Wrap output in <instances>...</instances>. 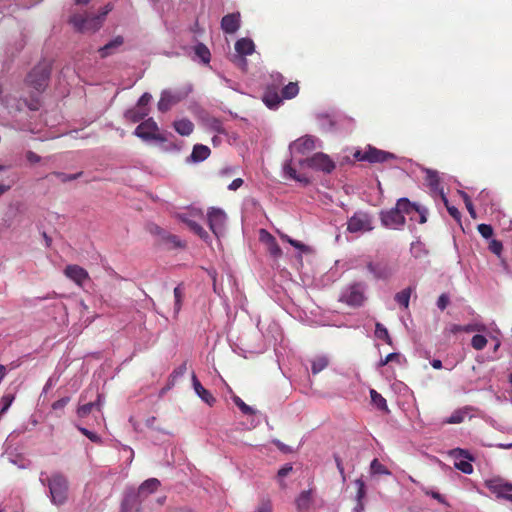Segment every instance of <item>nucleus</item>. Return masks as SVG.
<instances>
[{"mask_svg":"<svg viewBox=\"0 0 512 512\" xmlns=\"http://www.w3.org/2000/svg\"><path fill=\"white\" fill-rule=\"evenodd\" d=\"M455 467L465 474H471L473 472V466L469 461L460 460L455 463Z\"/></svg>","mask_w":512,"mask_h":512,"instance_id":"603ef678","label":"nucleus"},{"mask_svg":"<svg viewBox=\"0 0 512 512\" xmlns=\"http://www.w3.org/2000/svg\"><path fill=\"white\" fill-rule=\"evenodd\" d=\"M370 471L373 475H390L391 472L386 466L379 462L377 458L373 459L370 464Z\"/></svg>","mask_w":512,"mask_h":512,"instance_id":"ea45409f","label":"nucleus"},{"mask_svg":"<svg viewBox=\"0 0 512 512\" xmlns=\"http://www.w3.org/2000/svg\"><path fill=\"white\" fill-rule=\"evenodd\" d=\"M299 93V86L297 82H290L285 85L281 90V96L284 99H292Z\"/></svg>","mask_w":512,"mask_h":512,"instance_id":"473e14b6","label":"nucleus"},{"mask_svg":"<svg viewBox=\"0 0 512 512\" xmlns=\"http://www.w3.org/2000/svg\"><path fill=\"white\" fill-rule=\"evenodd\" d=\"M423 491L426 495H430L432 498L437 500L439 503L446 504L445 498L440 493H438L436 491L428 490L426 488H424Z\"/></svg>","mask_w":512,"mask_h":512,"instance_id":"680f3d73","label":"nucleus"},{"mask_svg":"<svg viewBox=\"0 0 512 512\" xmlns=\"http://www.w3.org/2000/svg\"><path fill=\"white\" fill-rule=\"evenodd\" d=\"M186 372V364H182L180 365L179 367H177L173 372L172 374L170 375V378H169V385L167 387V389H170L171 388V385L174 384L175 380L181 376L184 375V373Z\"/></svg>","mask_w":512,"mask_h":512,"instance_id":"49530a36","label":"nucleus"},{"mask_svg":"<svg viewBox=\"0 0 512 512\" xmlns=\"http://www.w3.org/2000/svg\"><path fill=\"white\" fill-rule=\"evenodd\" d=\"M186 372V364H182L180 365L179 367H177L173 372L172 374L170 375V378H169V385L167 387V389H170L171 388V385L174 384L175 380L181 376L184 375V373Z\"/></svg>","mask_w":512,"mask_h":512,"instance_id":"a18cd8bd","label":"nucleus"},{"mask_svg":"<svg viewBox=\"0 0 512 512\" xmlns=\"http://www.w3.org/2000/svg\"><path fill=\"white\" fill-rule=\"evenodd\" d=\"M211 150L208 146L202 144H196L193 147L190 158L193 162H201L206 160L210 156Z\"/></svg>","mask_w":512,"mask_h":512,"instance_id":"cd10ccee","label":"nucleus"},{"mask_svg":"<svg viewBox=\"0 0 512 512\" xmlns=\"http://www.w3.org/2000/svg\"><path fill=\"white\" fill-rule=\"evenodd\" d=\"M450 454L456 459L461 457L464 459H468L470 461L473 460V457L470 456L469 452L461 448H456L452 450Z\"/></svg>","mask_w":512,"mask_h":512,"instance_id":"4d7b16f0","label":"nucleus"},{"mask_svg":"<svg viewBox=\"0 0 512 512\" xmlns=\"http://www.w3.org/2000/svg\"><path fill=\"white\" fill-rule=\"evenodd\" d=\"M355 484L357 486V500L360 502L366 495V490H365V483L362 479H357L355 481Z\"/></svg>","mask_w":512,"mask_h":512,"instance_id":"6e6d98bb","label":"nucleus"},{"mask_svg":"<svg viewBox=\"0 0 512 512\" xmlns=\"http://www.w3.org/2000/svg\"><path fill=\"white\" fill-rule=\"evenodd\" d=\"M315 148V139L312 136H303L295 140L290 149L300 154H306Z\"/></svg>","mask_w":512,"mask_h":512,"instance_id":"a211bd4d","label":"nucleus"},{"mask_svg":"<svg viewBox=\"0 0 512 512\" xmlns=\"http://www.w3.org/2000/svg\"><path fill=\"white\" fill-rule=\"evenodd\" d=\"M149 114V108H141L138 105H135L133 108L128 109L124 117L126 121L131 123H137L144 121L145 117H147Z\"/></svg>","mask_w":512,"mask_h":512,"instance_id":"4be33fe9","label":"nucleus"},{"mask_svg":"<svg viewBox=\"0 0 512 512\" xmlns=\"http://www.w3.org/2000/svg\"><path fill=\"white\" fill-rule=\"evenodd\" d=\"M254 43L251 39L241 38L235 43V50L240 56L251 55L254 52Z\"/></svg>","mask_w":512,"mask_h":512,"instance_id":"bb28decb","label":"nucleus"},{"mask_svg":"<svg viewBox=\"0 0 512 512\" xmlns=\"http://www.w3.org/2000/svg\"><path fill=\"white\" fill-rule=\"evenodd\" d=\"M371 402L379 409L385 412H389L386 399L378 393L376 390H370Z\"/></svg>","mask_w":512,"mask_h":512,"instance_id":"2f4dec72","label":"nucleus"},{"mask_svg":"<svg viewBox=\"0 0 512 512\" xmlns=\"http://www.w3.org/2000/svg\"><path fill=\"white\" fill-rule=\"evenodd\" d=\"M189 90H164L162 91V111L169 109L173 105L184 100L188 96Z\"/></svg>","mask_w":512,"mask_h":512,"instance_id":"2eb2a0df","label":"nucleus"},{"mask_svg":"<svg viewBox=\"0 0 512 512\" xmlns=\"http://www.w3.org/2000/svg\"><path fill=\"white\" fill-rule=\"evenodd\" d=\"M373 228L372 217L363 211L355 212L347 221V231L350 233H365Z\"/></svg>","mask_w":512,"mask_h":512,"instance_id":"0eeeda50","label":"nucleus"},{"mask_svg":"<svg viewBox=\"0 0 512 512\" xmlns=\"http://www.w3.org/2000/svg\"><path fill=\"white\" fill-rule=\"evenodd\" d=\"M70 402V397L66 396V397H63L57 401H55L53 404H52V409L57 411V410H63L65 408V406Z\"/></svg>","mask_w":512,"mask_h":512,"instance_id":"bf43d9fd","label":"nucleus"},{"mask_svg":"<svg viewBox=\"0 0 512 512\" xmlns=\"http://www.w3.org/2000/svg\"><path fill=\"white\" fill-rule=\"evenodd\" d=\"M263 102L270 109L277 108L282 102V96L275 88L268 87L263 95Z\"/></svg>","mask_w":512,"mask_h":512,"instance_id":"393cba45","label":"nucleus"},{"mask_svg":"<svg viewBox=\"0 0 512 512\" xmlns=\"http://www.w3.org/2000/svg\"><path fill=\"white\" fill-rule=\"evenodd\" d=\"M185 296V287L183 284H179L173 290V318H176L179 314L183 299Z\"/></svg>","mask_w":512,"mask_h":512,"instance_id":"a878e982","label":"nucleus"},{"mask_svg":"<svg viewBox=\"0 0 512 512\" xmlns=\"http://www.w3.org/2000/svg\"><path fill=\"white\" fill-rule=\"evenodd\" d=\"M487 345V339L485 336L483 335H480V334H476L472 337V340H471V346L475 349V350H483L485 348V346Z\"/></svg>","mask_w":512,"mask_h":512,"instance_id":"79ce46f5","label":"nucleus"},{"mask_svg":"<svg viewBox=\"0 0 512 512\" xmlns=\"http://www.w3.org/2000/svg\"><path fill=\"white\" fill-rule=\"evenodd\" d=\"M426 182L431 190L437 191L440 187V178L437 171L427 170L426 171Z\"/></svg>","mask_w":512,"mask_h":512,"instance_id":"f704fd0d","label":"nucleus"},{"mask_svg":"<svg viewBox=\"0 0 512 512\" xmlns=\"http://www.w3.org/2000/svg\"><path fill=\"white\" fill-rule=\"evenodd\" d=\"M162 244L168 246V248H184L185 243L179 239L176 235H162Z\"/></svg>","mask_w":512,"mask_h":512,"instance_id":"4c0bfd02","label":"nucleus"},{"mask_svg":"<svg viewBox=\"0 0 512 512\" xmlns=\"http://www.w3.org/2000/svg\"><path fill=\"white\" fill-rule=\"evenodd\" d=\"M366 299L365 285L361 282H354L346 286L339 297L340 302L353 308L363 306Z\"/></svg>","mask_w":512,"mask_h":512,"instance_id":"f03ea898","label":"nucleus"},{"mask_svg":"<svg viewBox=\"0 0 512 512\" xmlns=\"http://www.w3.org/2000/svg\"><path fill=\"white\" fill-rule=\"evenodd\" d=\"M124 44V37L121 35L116 36L110 40L107 44L98 49V54L101 59H105L112 56L120 51V48Z\"/></svg>","mask_w":512,"mask_h":512,"instance_id":"f3484780","label":"nucleus"},{"mask_svg":"<svg viewBox=\"0 0 512 512\" xmlns=\"http://www.w3.org/2000/svg\"><path fill=\"white\" fill-rule=\"evenodd\" d=\"M396 207L402 215L407 214L413 219L412 213L416 212L418 205L410 202L408 198H400L396 203Z\"/></svg>","mask_w":512,"mask_h":512,"instance_id":"7c9ffc66","label":"nucleus"},{"mask_svg":"<svg viewBox=\"0 0 512 512\" xmlns=\"http://www.w3.org/2000/svg\"><path fill=\"white\" fill-rule=\"evenodd\" d=\"M449 304V297L446 294H441L437 301V306L440 310H444Z\"/></svg>","mask_w":512,"mask_h":512,"instance_id":"69168bd1","label":"nucleus"},{"mask_svg":"<svg viewBox=\"0 0 512 512\" xmlns=\"http://www.w3.org/2000/svg\"><path fill=\"white\" fill-rule=\"evenodd\" d=\"M178 219L185 223L189 229L199 236L202 240L207 241L209 239V234L202 227L199 221L204 219V213L201 209L191 208L187 212L180 213L177 215Z\"/></svg>","mask_w":512,"mask_h":512,"instance_id":"7ed1b4c3","label":"nucleus"},{"mask_svg":"<svg viewBox=\"0 0 512 512\" xmlns=\"http://www.w3.org/2000/svg\"><path fill=\"white\" fill-rule=\"evenodd\" d=\"M90 392L93 393V390L87 389L80 395V403H82V404H80L76 410V414L79 418L87 417L94 409L100 411L103 406L102 395L100 393H98L97 391H96V399L94 401L86 402V400L88 398V394Z\"/></svg>","mask_w":512,"mask_h":512,"instance_id":"1a4fd4ad","label":"nucleus"},{"mask_svg":"<svg viewBox=\"0 0 512 512\" xmlns=\"http://www.w3.org/2000/svg\"><path fill=\"white\" fill-rule=\"evenodd\" d=\"M14 399H15V395L11 394V393L4 394L1 397L0 404H1L2 407H1V410H0V415L5 413L9 409V407L13 403Z\"/></svg>","mask_w":512,"mask_h":512,"instance_id":"37998d69","label":"nucleus"},{"mask_svg":"<svg viewBox=\"0 0 512 512\" xmlns=\"http://www.w3.org/2000/svg\"><path fill=\"white\" fill-rule=\"evenodd\" d=\"M78 429L83 435H85L87 438H89L92 442L98 443L100 441V437L96 433L91 432L88 429L83 428V427H78Z\"/></svg>","mask_w":512,"mask_h":512,"instance_id":"052dcab7","label":"nucleus"},{"mask_svg":"<svg viewBox=\"0 0 512 512\" xmlns=\"http://www.w3.org/2000/svg\"><path fill=\"white\" fill-rule=\"evenodd\" d=\"M375 336L378 339L385 341L390 346L393 344L388 330L386 329V327L383 324H381L379 322H377L375 325Z\"/></svg>","mask_w":512,"mask_h":512,"instance_id":"58836bf2","label":"nucleus"},{"mask_svg":"<svg viewBox=\"0 0 512 512\" xmlns=\"http://www.w3.org/2000/svg\"><path fill=\"white\" fill-rule=\"evenodd\" d=\"M53 175L56 176L57 178H59L61 182L65 183V182L76 180L77 178H79L82 175V172L75 173V174H65L62 172H54Z\"/></svg>","mask_w":512,"mask_h":512,"instance_id":"3c124183","label":"nucleus"},{"mask_svg":"<svg viewBox=\"0 0 512 512\" xmlns=\"http://www.w3.org/2000/svg\"><path fill=\"white\" fill-rule=\"evenodd\" d=\"M240 27V13H230L221 20V28L227 34H234Z\"/></svg>","mask_w":512,"mask_h":512,"instance_id":"6ab92c4d","label":"nucleus"},{"mask_svg":"<svg viewBox=\"0 0 512 512\" xmlns=\"http://www.w3.org/2000/svg\"><path fill=\"white\" fill-rule=\"evenodd\" d=\"M64 274L79 287H82L86 281L90 280L88 272L76 264L67 265L64 269Z\"/></svg>","mask_w":512,"mask_h":512,"instance_id":"ddd939ff","label":"nucleus"},{"mask_svg":"<svg viewBox=\"0 0 512 512\" xmlns=\"http://www.w3.org/2000/svg\"><path fill=\"white\" fill-rule=\"evenodd\" d=\"M329 364L328 358L325 356H318L311 361V370L313 374H318L323 371Z\"/></svg>","mask_w":512,"mask_h":512,"instance_id":"72a5a7b5","label":"nucleus"},{"mask_svg":"<svg viewBox=\"0 0 512 512\" xmlns=\"http://www.w3.org/2000/svg\"><path fill=\"white\" fill-rule=\"evenodd\" d=\"M69 22L78 32H95L102 27L103 17L88 14H74L70 17Z\"/></svg>","mask_w":512,"mask_h":512,"instance_id":"20e7f679","label":"nucleus"},{"mask_svg":"<svg viewBox=\"0 0 512 512\" xmlns=\"http://www.w3.org/2000/svg\"><path fill=\"white\" fill-rule=\"evenodd\" d=\"M477 229L483 238L488 239V238L492 237V235H493V228L489 224H484V223L479 224Z\"/></svg>","mask_w":512,"mask_h":512,"instance_id":"864d4df0","label":"nucleus"},{"mask_svg":"<svg viewBox=\"0 0 512 512\" xmlns=\"http://www.w3.org/2000/svg\"><path fill=\"white\" fill-rule=\"evenodd\" d=\"M261 234L265 235L266 237L267 250L270 253V255L275 258L281 256L282 250L278 245L276 239L265 230H261Z\"/></svg>","mask_w":512,"mask_h":512,"instance_id":"c756f323","label":"nucleus"},{"mask_svg":"<svg viewBox=\"0 0 512 512\" xmlns=\"http://www.w3.org/2000/svg\"><path fill=\"white\" fill-rule=\"evenodd\" d=\"M488 249L495 254L498 258L501 257L502 251H503V244L501 241L497 239H492L489 242Z\"/></svg>","mask_w":512,"mask_h":512,"instance_id":"de8ad7c7","label":"nucleus"},{"mask_svg":"<svg viewBox=\"0 0 512 512\" xmlns=\"http://www.w3.org/2000/svg\"><path fill=\"white\" fill-rule=\"evenodd\" d=\"M298 512H308L313 504V492L311 489L302 491L295 500Z\"/></svg>","mask_w":512,"mask_h":512,"instance_id":"412c9836","label":"nucleus"},{"mask_svg":"<svg viewBox=\"0 0 512 512\" xmlns=\"http://www.w3.org/2000/svg\"><path fill=\"white\" fill-rule=\"evenodd\" d=\"M381 222L387 228H398L405 224V217L402 215L398 208L390 209L389 211L381 213Z\"/></svg>","mask_w":512,"mask_h":512,"instance_id":"4468645a","label":"nucleus"},{"mask_svg":"<svg viewBox=\"0 0 512 512\" xmlns=\"http://www.w3.org/2000/svg\"><path fill=\"white\" fill-rule=\"evenodd\" d=\"M272 503L270 500L262 501L253 512H272Z\"/></svg>","mask_w":512,"mask_h":512,"instance_id":"13d9d810","label":"nucleus"},{"mask_svg":"<svg viewBox=\"0 0 512 512\" xmlns=\"http://www.w3.org/2000/svg\"><path fill=\"white\" fill-rule=\"evenodd\" d=\"M196 56L205 64L210 62V51L203 43H198L194 48Z\"/></svg>","mask_w":512,"mask_h":512,"instance_id":"e433bc0d","label":"nucleus"},{"mask_svg":"<svg viewBox=\"0 0 512 512\" xmlns=\"http://www.w3.org/2000/svg\"><path fill=\"white\" fill-rule=\"evenodd\" d=\"M49 488L51 502L56 506H61L68 499L69 483L67 478L61 473H53L46 479Z\"/></svg>","mask_w":512,"mask_h":512,"instance_id":"f257e3e1","label":"nucleus"},{"mask_svg":"<svg viewBox=\"0 0 512 512\" xmlns=\"http://www.w3.org/2000/svg\"><path fill=\"white\" fill-rule=\"evenodd\" d=\"M234 403L236 406L241 410V412L245 415H252L254 414L253 409L248 406L240 397L235 396L234 397Z\"/></svg>","mask_w":512,"mask_h":512,"instance_id":"09e8293b","label":"nucleus"},{"mask_svg":"<svg viewBox=\"0 0 512 512\" xmlns=\"http://www.w3.org/2000/svg\"><path fill=\"white\" fill-rule=\"evenodd\" d=\"M160 481L156 478H150L145 480L138 488L136 493L141 499L147 498L150 494L155 493L158 490Z\"/></svg>","mask_w":512,"mask_h":512,"instance_id":"5701e85b","label":"nucleus"},{"mask_svg":"<svg viewBox=\"0 0 512 512\" xmlns=\"http://www.w3.org/2000/svg\"><path fill=\"white\" fill-rule=\"evenodd\" d=\"M284 171H285V174L293 180H296L298 182H303L305 184H308V182H309L306 177L300 176L297 174L296 169L291 166V163L285 164Z\"/></svg>","mask_w":512,"mask_h":512,"instance_id":"a19ab883","label":"nucleus"},{"mask_svg":"<svg viewBox=\"0 0 512 512\" xmlns=\"http://www.w3.org/2000/svg\"><path fill=\"white\" fill-rule=\"evenodd\" d=\"M442 199L444 201V204H445L450 216L453 217L455 220L460 221V219H461L460 211L455 206H450L447 198L444 195H442Z\"/></svg>","mask_w":512,"mask_h":512,"instance_id":"8fccbe9b","label":"nucleus"},{"mask_svg":"<svg viewBox=\"0 0 512 512\" xmlns=\"http://www.w3.org/2000/svg\"><path fill=\"white\" fill-rule=\"evenodd\" d=\"M226 214L219 208H210L207 213V222L210 230L216 237H219L223 231L226 222Z\"/></svg>","mask_w":512,"mask_h":512,"instance_id":"9b49d317","label":"nucleus"},{"mask_svg":"<svg viewBox=\"0 0 512 512\" xmlns=\"http://www.w3.org/2000/svg\"><path fill=\"white\" fill-rule=\"evenodd\" d=\"M281 238L283 240L287 241L293 247H295V248H297V249H299L301 251H307L308 250V247L305 244H303L302 242H300L298 240H294V239L290 238L288 235L282 234Z\"/></svg>","mask_w":512,"mask_h":512,"instance_id":"5fc2aeb1","label":"nucleus"},{"mask_svg":"<svg viewBox=\"0 0 512 512\" xmlns=\"http://www.w3.org/2000/svg\"><path fill=\"white\" fill-rule=\"evenodd\" d=\"M151 100V95L148 93H144L140 99L138 100L137 104L141 108H148V103Z\"/></svg>","mask_w":512,"mask_h":512,"instance_id":"338daca9","label":"nucleus"},{"mask_svg":"<svg viewBox=\"0 0 512 512\" xmlns=\"http://www.w3.org/2000/svg\"><path fill=\"white\" fill-rule=\"evenodd\" d=\"M142 501L136 491L130 489L122 501L121 512H139Z\"/></svg>","mask_w":512,"mask_h":512,"instance_id":"dca6fc26","label":"nucleus"},{"mask_svg":"<svg viewBox=\"0 0 512 512\" xmlns=\"http://www.w3.org/2000/svg\"><path fill=\"white\" fill-rule=\"evenodd\" d=\"M411 293H412V288L411 287L403 289L402 291L396 293V295L394 297L395 301L399 305L403 306L404 308H408L410 297H411Z\"/></svg>","mask_w":512,"mask_h":512,"instance_id":"c9c22d12","label":"nucleus"},{"mask_svg":"<svg viewBox=\"0 0 512 512\" xmlns=\"http://www.w3.org/2000/svg\"><path fill=\"white\" fill-rule=\"evenodd\" d=\"M353 156L358 161H367L370 163H383L390 159H395L394 154L377 149L370 145H368L364 151L357 150Z\"/></svg>","mask_w":512,"mask_h":512,"instance_id":"6e6552de","label":"nucleus"},{"mask_svg":"<svg viewBox=\"0 0 512 512\" xmlns=\"http://www.w3.org/2000/svg\"><path fill=\"white\" fill-rule=\"evenodd\" d=\"M415 213H417V214L419 215V220H418V222H419L420 224H424V223H426V221H427V217H426V215H427V209H425V208H423V207L418 206V208H417V210H416V212H415Z\"/></svg>","mask_w":512,"mask_h":512,"instance_id":"774afa93","label":"nucleus"},{"mask_svg":"<svg viewBox=\"0 0 512 512\" xmlns=\"http://www.w3.org/2000/svg\"><path fill=\"white\" fill-rule=\"evenodd\" d=\"M485 487L497 498H503L512 502V483L500 478L494 477L484 482Z\"/></svg>","mask_w":512,"mask_h":512,"instance_id":"423d86ee","label":"nucleus"},{"mask_svg":"<svg viewBox=\"0 0 512 512\" xmlns=\"http://www.w3.org/2000/svg\"><path fill=\"white\" fill-rule=\"evenodd\" d=\"M334 460H335V463H336V467L341 475V478L343 481L346 480V475H345V470H344V466H343V463H342V460L341 458L338 456V455H334Z\"/></svg>","mask_w":512,"mask_h":512,"instance_id":"e2e57ef3","label":"nucleus"},{"mask_svg":"<svg viewBox=\"0 0 512 512\" xmlns=\"http://www.w3.org/2000/svg\"><path fill=\"white\" fill-rule=\"evenodd\" d=\"M192 383L195 393L202 399V401L209 406H213L216 402L215 397L202 386L194 373L192 374Z\"/></svg>","mask_w":512,"mask_h":512,"instance_id":"aec40b11","label":"nucleus"},{"mask_svg":"<svg viewBox=\"0 0 512 512\" xmlns=\"http://www.w3.org/2000/svg\"><path fill=\"white\" fill-rule=\"evenodd\" d=\"M465 413L461 410H456L452 415L445 420L447 424H460L464 421Z\"/></svg>","mask_w":512,"mask_h":512,"instance_id":"c03bdc74","label":"nucleus"},{"mask_svg":"<svg viewBox=\"0 0 512 512\" xmlns=\"http://www.w3.org/2000/svg\"><path fill=\"white\" fill-rule=\"evenodd\" d=\"M366 267L375 279H387L391 274L388 267L380 262L374 263L370 261Z\"/></svg>","mask_w":512,"mask_h":512,"instance_id":"b1692460","label":"nucleus"},{"mask_svg":"<svg viewBox=\"0 0 512 512\" xmlns=\"http://www.w3.org/2000/svg\"><path fill=\"white\" fill-rule=\"evenodd\" d=\"M134 134L146 142L160 139V131L158 125L152 118H148L142 121L136 127Z\"/></svg>","mask_w":512,"mask_h":512,"instance_id":"9d476101","label":"nucleus"},{"mask_svg":"<svg viewBox=\"0 0 512 512\" xmlns=\"http://www.w3.org/2000/svg\"><path fill=\"white\" fill-rule=\"evenodd\" d=\"M305 163L308 167L325 173H331L335 169L334 161L327 154L321 152L307 158Z\"/></svg>","mask_w":512,"mask_h":512,"instance_id":"f8f14e48","label":"nucleus"},{"mask_svg":"<svg viewBox=\"0 0 512 512\" xmlns=\"http://www.w3.org/2000/svg\"><path fill=\"white\" fill-rule=\"evenodd\" d=\"M173 127L182 136H188L194 130V124L186 118L174 121Z\"/></svg>","mask_w":512,"mask_h":512,"instance_id":"c85d7f7f","label":"nucleus"},{"mask_svg":"<svg viewBox=\"0 0 512 512\" xmlns=\"http://www.w3.org/2000/svg\"><path fill=\"white\" fill-rule=\"evenodd\" d=\"M272 443L283 453H291L292 452V449L290 446L288 445H285L284 443H282L280 440L278 439H274L272 441Z\"/></svg>","mask_w":512,"mask_h":512,"instance_id":"0e129e2a","label":"nucleus"},{"mask_svg":"<svg viewBox=\"0 0 512 512\" xmlns=\"http://www.w3.org/2000/svg\"><path fill=\"white\" fill-rule=\"evenodd\" d=\"M51 74L50 65L43 63L35 66L28 74L26 82L33 87L37 92L41 93L48 85Z\"/></svg>","mask_w":512,"mask_h":512,"instance_id":"39448f33","label":"nucleus"}]
</instances>
